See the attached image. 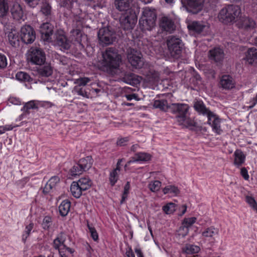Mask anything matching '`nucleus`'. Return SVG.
I'll use <instances>...</instances> for the list:
<instances>
[{"label": "nucleus", "instance_id": "obj_58", "mask_svg": "<svg viewBox=\"0 0 257 257\" xmlns=\"http://www.w3.org/2000/svg\"><path fill=\"white\" fill-rule=\"evenodd\" d=\"M240 174L243 177V178L247 180L249 178V175L248 174L247 170L244 167H243L240 170Z\"/></svg>", "mask_w": 257, "mask_h": 257}, {"label": "nucleus", "instance_id": "obj_8", "mask_svg": "<svg viewBox=\"0 0 257 257\" xmlns=\"http://www.w3.org/2000/svg\"><path fill=\"white\" fill-rule=\"evenodd\" d=\"M127 59L131 66L136 69H140L144 65L142 54L134 49L129 48L127 50Z\"/></svg>", "mask_w": 257, "mask_h": 257}, {"label": "nucleus", "instance_id": "obj_59", "mask_svg": "<svg viewBox=\"0 0 257 257\" xmlns=\"http://www.w3.org/2000/svg\"><path fill=\"white\" fill-rule=\"evenodd\" d=\"M128 141L127 138H121L117 142V145L118 146H122L124 145V143Z\"/></svg>", "mask_w": 257, "mask_h": 257}, {"label": "nucleus", "instance_id": "obj_22", "mask_svg": "<svg viewBox=\"0 0 257 257\" xmlns=\"http://www.w3.org/2000/svg\"><path fill=\"white\" fill-rule=\"evenodd\" d=\"M188 28L197 34H200L207 30L208 27L207 25L198 22H193L188 25Z\"/></svg>", "mask_w": 257, "mask_h": 257}, {"label": "nucleus", "instance_id": "obj_19", "mask_svg": "<svg viewBox=\"0 0 257 257\" xmlns=\"http://www.w3.org/2000/svg\"><path fill=\"white\" fill-rule=\"evenodd\" d=\"M255 25V22L252 19L247 17H240L237 23V25L239 28L246 30L253 28Z\"/></svg>", "mask_w": 257, "mask_h": 257}, {"label": "nucleus", "instance_id": "obj_53", "mask_svg": "<svg viewBox=\"0 0 257 257\" xmlns=\"http://www.w3.org/2000/svg\"><path fill=\"white\" fill-rule=\"evenodd\" d=\"M74 90L77 93V94L79 95L82 96L83 97L88 98L89 94L85 89L82 88H79L78 86H76L74 87Z\"/></svg>", "mask_w": 257, "mask_h": 257}, {"label": "nucleus", "instance_id": "obj_26", "mask_svg": "<svg viewBox=\"0 0 257 257\" xmlns=\"http://www.w3.org/2000/svg\"><path fill=\"white\" fill-rule=\"evenodd\" d=\"M141 29L143 31H151L156 25V21L141 18L139 21Z\"/></svg>", "mask_w": 257, "mask_h": 257}, {"label": "nucleus", "instance_id": "obj_9", "mask_svg": "<svg viewBox=\"0 0 257 257\" xmlns=\"http://www.w3.org/2000/svg\"><path fill=\"white\" fill-rule=\"evenodd\" d=\"M182 7L192 14L201 12L204 7V0H181Z\"/></svg>", "mask_w": 257, "mask_h": 257}, {"label": "nucleus", "instance_id": "obj_55", "mask_svg": "<svg viewBox=\"0 0 257 257\" xmlns=\"http://www.w3.org/2000/svg\"><path fill=\"white\" fill-rule=\"evenodd\" d=\"M26 4L30 8H34L38 5L40 0H24Z\"/></svg>", "mask_w": 257, "mask_h": 257}, {"label": "nucleus", "instance_id": "obj_33", "mask_svg": "<svg viewBox=\"0 0 257 257\" xmlns=\"http://www.w3.org/2000/svg\"><path fill=\"white\" fill-rule=\"evenodd\" d=\"M9 0H0V18L6 17L9 13Z\"/></svg>", "mask_w": 257, "mask_h": 257}, {"label": "nucleus", "instance_id": "obj_54", "mask_svg": "<svg viewBox=\"0 0 257 257\" xmlns=\"http://www.w3.org/2000/svg\"><path fill=\"white\" fill-rule=\"evenodd\" d=\"M8 65V61L6 56L0 54V69L5 68Z\"/></svg>", "mask_w": 257, "mask_h": 257}, {"label": "nucleus", "instance_id": "obj_49", "mask_svg": "<svg viewBox=\"0 0 257 257\" xmlns=\"http://www.w3.org/2000/svg\"><path fill=\"white\" fill-rule=\"evenodd\" d=\"M90 81V78L88 77H82L76 79L74 83L77 85V86H78V87H80L81 86L86 85Z\"/></svg>", "mask_w": 257, "mask_h": 257}, {"label": "nucleus", "instance_id": "obj_39", "mask_svg": "<svg viewBox=\"0 0 257 257\" xmlns=\"http://www.w3.org/2000/svg\"><path fill=\"white\" fill-rule=\"evenodd\" d=\"M65 240V238L63 237V234L61 233L54 240L53 246L54 248L59 250L60 249L59 247L61 245L63 246L62 248H63L64 247H66V245L64 244Z\"/></svg>", "mask_w": 257, "mask_h": 257}, {"label": "nucleus", "instance_id": "obj_46", "mask_svg": "<svg viewBox=\"0 0 257 257\" xmlns=\"http://www.w3.org/2000/svg\"><path fill=\"white\" fill-rule=\"evenodd\" d=\"M161 186V182L158 180L150 182L148 185L150 190L153 192L159 191Z\"/></svg>", "mask_w": 257, "mask_h": 257}, {"label": "nucleus", "instance_id": "obj_23", "mask_svg": "<svg viewBox=\"0 0 257 257\" xmlns=\"http://www.w3.org/2000/svg\"><path fill=\"white\" fill-rule=\"evenodd\" d=\"M37 69L39 76L42 77H48L53 73V68L49 63H44Z\"/></svg>", "mask_w": 257, "mask_h": 257}, {"label": "nucleus", "instance_id": "obj_13", "mask_svg": "<svg viewBox=\"0 0 257 257\" xmlns=\"http://www.w3.org/2000/svg\"><path fill=\"white\" fill-rule=\"evenodd\" d=\"M36 38L35 32L30 25L23 26L21 29V39L24 43H32Z\"/></svg>", "mask_w": 257, "mask_h": 257}, {"label": "nucleus", "instance_id": "obj_18", "mask_svg": "<svg viewBox=\"0 0 257 257\" xmlns=\"http://www.w3.org/2000/svg\"><path fill=\"white\" fill-rule=\"evenodd\" d=\"M224 57L223 50L220 48H214L209 51V58L216 63L222 62Z\"/></svg>", "mask_w": 257, "mask_h": 257}, {"label": "nucleus", "instance_id": "obj_20", "mask_svg": "<svg viewBox=\"0 0 257 257\" xmlns=\"http://www.w3.org/2000/svg\"><path fill=\"white\" fill-rule=\"evenodd\" d=\"M220 85L224 89H231L235 87V81L229 75H223L220 80Z\"/></svg>", "mask_w": 257, "mask_h": 257}, {"label": "nucleus", "instance_id": "obj_28", "mask_svg": "<svg viewBox=\"0 0 257 257\" xmlns=\"http://www.w3.org/2000/svg\"><path fill=\"white\" fill-rule=\"evenodd\" d=\"M71 206V202L68 200L63 201L59 206V211L62 216H65L68 213Z\"/></svg>", "mask_w": 257, "mask_h": 257}, {"label": "nucleus", "instance_id": "obj_16", "mask_svg": "<svg viewBox=\"0 0 257 257\" xmlns=\"http://www.w3.org/2000/svg\"><path fill=\"white\" fill-rule=\"evenodd\" d=\"M159 25L163 31L169 33L173 32L176 28L172 20L167 17H163L161 19Z\"/></svg>", "mask_w": 257, "mask_h": 257}, {"label": "nucleus", "instance_id": "obj_51", "mask_svg": "<svg viewBox=\"0 0 257 257\" xmlns=\"http://www.w3.org/2000/svg\"><path fill=\"white\" fill-rule=\"evenodd\" d=\"M33 226L34 224L33 223H31L29 225L26 226L25 233L23 234L22 238V239L24 241H25L27 238L29 236L30 232L33 228Z\"/></svg>", "mask_w": 257, "mask_h": 257}, {"label": "nucleus", "instance_id": "obj_10", "mask_svg": "<svg viewBox=\"0 0 257 257\" xmlns=\"http://www.w3.org/2000/svg\"><path fill=\"white\" fill-rule=\"evenodd\" d=\"M54 42L55 46L59 47L63 51L69 50L71 46V41L62 30H58L55 32Z\"/></svg>", "mask_w": 257, "mask_h": 257}, {"label": "nucleus", "instance_id": "obj_38", "mask_svg": "<svg viewBox=\"0 0 257 257\" xmlns=\"http://www.w3.org/2000/svg\"><path fill=\"white\" fill-rule=\"evenodd\" d=\"M41 12L45 16H50L52 14L51 6L48 2H43L41 6Z\"/></svg>", "mask_w": 257, "mask_h": 257}, {"label": "nucleus", "instance_id": "obj_45", "mask_svg": "<svg viewBox=\"0 0 257 257\" xmlns=\"http://www.w3.org/2000/svg\"><path fill=\"white\" fill-rule=\"evenodd\" d=\"M163 210L167 214H172L176 210V204L169 203L163 207Z\"/></svg>", "mask_w": 257, "mask_h": 257}, {"label": "nucleus", "instance_id": "obj_4", "mask_svg": "<svg viewBox=\"0 0 257 257\" xmlns=\"http://www.w3.org/2000/svg\"><path fill=\"white\" fill-rule=\"evenodd\" d=\"M240 14L241 10L239 6L230 5L220 10L218 17L221 22L228 24L235 22Z\"/></svg>", "mask_w": 257, "mask_h": 257}, {"label": "nucleus", "instance_id": "obj_35", "mask_svg": "<svg viewBox=\"0 0 257 257\" xmlns=\"http://www.w3.org/2000/svg\"><path fill=\"white\" fill-rule=\"evenodd\" d=\"M154 106L155 108H160L163 111H167L169 109V105H168V102L166 100H157L154 102Z\"/></svg>", "mask_w": 257, "mask_h": 257}, {"label": "nucleus", "instance_id": "obj_37", "mask_svg": "<svg viewBox=\"0 0 257 257\" xmlns=\"http://www.w3.org/2000/svg\"><path fill=\"white\" fill-rule=\"evenodd\" d=\"M38 108V107L37 106L36 102L34 100H31L27 103H25L21 110L27 114H29L30 109Z\"/></svg>", "mask_w": 257, "mask_h": 257}, {"label": "nucleus", "instance_id": "obj_11", "mask_svg": "<svg viewBox=\"0 0 257 257\" xmlns=\"http://www.w3.org/2000/svg\"><path fill=\"white\" fill-rule=\"evenodd\" d=\"M27 59L29 61L34 64L41 65L45 62V54L41 49L32 47L29 51Z\"/></svg>", "mask_w": 257, "mask_h": 257}, {"label": "nucleus", "instance_id": "obj_21", "mask_svg": "<svg viewBox=\"0 0 257 257\" xmlns=\"http://www.w3.org/2000/svg\"><path fill=\"white\" fill-rule=\"evenodd\" d=\"M8 37L9 42L12 46L16 48L20 46L19 34L16 30L12 29L11 31L8 33Z\"/></svg>", "mask_w": 257, "mask_h": 257}, {"label": "nucleus", "instance_id": "obj_60", "mask_svg": "<svg viewBox=\"0 0 257 257\" xmlns=\"http://www.w3.org/2000/svg\"><path fill=\"white\" fill-rule=\"evenodd\" d=\"M126 255L127 257H135V254L131 248L126 251Z\"/></svg>", "mask_w": 257, "mask_h": 257}, {"label": "nucleus", "instance_id": "obj_6", "mask_svg": "<svg viewBox=\"0 0 257 257\" xmlns=\"http://www.w3.org/2000/svg\"><path fill=\"white\" fill-rule=\"evenodd\" d=\"M166 43L171 55L176 59L179 58L184 47L182 40L179 37L170 36L168 37Z\"/></svg>", "mask_w": 257, "mask_h": 257}, {"label": "nucleus", "instance_id": "obj_44", "mask_svg": "<svg viewBox=\"0 0 257 257\" xmlns=\"http://www.w3.org/2000/svg\"><path fill=\"white\" fill-rule=\"evenodd\" d=\"M163 192L165 194L171 193L175 195H178L180 193V191L178 187L172 185H169L165 187L163 189Z\"/></svg>", "mask_w": 257, "mask_h": 257}, {"label": "nucleus", "instance_id": "obj_57", "mask_svg": "<svg viewBox=\"0 0 257 257\" xmlns=\"http://www.w3.org/2000/svg\"><path fill=\"white\" fill-rule=\"evenodd\" d=\"M60 181V179L58 176H55L52 177L48 181L54 187H56V186L58 183Z\"/></svg>", "mask_w": 257, "mask_h": 257}, {"label": "nucleus", "instance_id": "obj_17", "mask_svg": "<svg viewBox=\"0 0 257 257\" xmlns=\"http://www.w3.org/2000/svg\"><path fill=\"white\" fill-rule=\"evenodd\" d=\"M10 12L13 19L16 21H24V11L22 6L18 3H15L10 8Z\"/></svg>", "mask_w": 257, "mask_h": 257}, {"label": "nucleus", "instance_id": "obj_63", "mask_svg": "<svg viewBox=\"0 0 257 257\" xmlns=\"http://www.w3.org/2000/svg\"><path fill=\"white\" fill-rule=\"evenodd\" d=\"M137 97L135 94H128L126 95V97L127 100H131L133 98H135Z\"/></svg>", "mask_w": 257, "mask_h": 257}, {"label": "nucleus", "instance_id": "obj_62", "mask_svg": "<svg viewBox=\"0 0 257 257\" xmlns=\"http://www.w3.org/2000/svg\"><path fill=\"white\" fill-rule=\"evenodd\" d=\"M10 100L11 102L15 105H19L21 104L20 101L15 98H12Z\"/></svg>", "mask_w": 257, "mask_h": 257}, {"label": "nucleus", "instance_id": "obj_32", "mask_svg": "<svg viewBox=\"0 0 257 257\" xmlns=\"http://www.w3.org/2000/svg\"><path fill=\"white\" fill-rule=\"evenodd\" d=\"M141 18L156 21L157 16L155 10L151 9L149 8H145L143 12V16Z\"/></svg>", "mask_w": 257, "mask_h": 257}, {"label": "nucleus", "instance_id": "obj_36", "mask_svg": "<svg viewBox=\"0 0 257 257\" xmlns=\"http://www.w3.org/2000/svg\"><path fill=\"white\" fill-rule=\"evenodd\" d=\"M245 201L254 210L257 212V203L252 194L248 193L245 197Z\"/></svg>", "mask_w": 257, "mask_h": 257}, {"label": "nucleus", "instance_id": "obj_12", "mask_svg": "<svg viewBox=\"0 0 257 257\" xmlns=\"http://www.w3.org/2000/svg\"><path fill=\"white\" fill-rule=\"evenodd\" d=\"M197 218L195 217L185 218L180 227L177 230L176 235L179 238L185 237L188 233L189 230L192 228L193 224L196 221Z\"/></svg>", "mask_w": 257, "mask_h": 257}, {"label": "nucleus", "instance_id": "obj_61", "mask_svg": "<svg viewBox=\"0 0 257 257\" xmlns=\"http://www.w3.org/2000/svg\"><path fill=\"white\" fill-rule=\"evenodd\" d=\"M136 253L137 254L138 257H144V255L140 248H136L135 249Z\"/></svg>", "mask_w": 257, "mask_h": 257}, {"label": "nucleus", "instance_id": "obj_50", "mask_svg": "<svg viewBox=\"0 0 257 257\" xmlns=\"http://www.w3.org/2000/svg\"><path fill=\"white\" fill-rule=\"evenodd\" d=\"M87 227L89 229L91 236L94 241H97L98 239V233L95 228L89 223H87Z\"/></svg>", "mask_w": 257, "mask_h": 257}, {"label": "nucleus", "instance_id": "obj_29", "mask_svg": "<svg viewBox=\"0 0 257 257\" xmlns=\"http://www.w3.org/2000/svg\"><path fill=\"white\" fill-rule=\"evenodd\" d=\"M234 164L235 166L238 167L244 163L245 156L241 151L239 150H236L234 153Z\"/></svg>", "mask_w": 257, "mask_h": 257}, {"label": "nucleus", "instance_id": "obj_48", "mask_svg": "<svg viewBox=\"0 0 257 257\" xmlns=\"http://www.w3.org/2000/svg\"><path fill=\"white\" fill-rule=\"evenodd\" d=\"M55 189V187L47 182L45 187L43 188L42 192L45 195H47L52 192Z\"/></svg>", "mask_w": 257, "mask_h": 257}, {"label": "nucleus", "instance_id": "obj_42", "mask_svg": "<svg viewBox=\"0 0 257 257\" xmlns=\"http://www.w3.org/2000/svg\"><path fill=\"white\" fill-rule=\"evenodd\" d=\"M119 171L118 168L113 169L109 174V181L111 185L113 186L117 182L118 179V173Z\"/></svg>", "mask_w": 257, "mask_h": 257}, {"label": "nucleus", "instance_id": "obj_41", "mask_svg": "<svg viewBox=\"0 0 257 257\" xmlns=\"http://www.w3.org/2000/svg\"><path fill=\"white\" fill-rule=\"evenodd\" d=\"M16 77L17 79L21 81L31 82L32 80L27 73L22 71L18 72L16 75Z\"/></svg>", "mask_w": 257, "mask_h": 257}, {"label": "nucleus", "instance_id": "obj_2", "mask_svg": "<svg viewBox=\"0 0 257 257\" xmlns=\"http://www.w3.org/2000/svg\"><path fill=\"white\" fill-rule=\"evenodd\" d=\"M188 105L185 103H172L169 105V110L177 119L179 124L183 127H188L196 125L195 122L189 116Z\"/></svg>", "mask_w": 257, "mask_h": 257}, {"label": "nucleus", "instance_id": "obj_15", "mask_svg": "<svg viewBox=\"0 0 257 257\" xmlns=\"http://www.w3.org/2000/svg\"><path fill=\"white\" fill-rule=\"evenodd\" d=\"M53 30L54 26L50 23L46 22L42 24L40 27V32L41 34L42 39L44 41H51Z\"/></svg>", "mask_w": 257, "mask_h": 257}, {"label": "nucleus", "instance_id": "obj_3", "mask_svg": "<svg viewBox=\"0 0 257 257\" xmlns=\"http://www.w3.org/2000/svg\"><path fill=\"white\" fill-rule=\"evenodd\" d=\"M194 107L199 114L207 116L208 123L211 126L214 132L218 135L222 133V130L220 127L221 119L218 116L206 108L203 102L201 101L195 102Z\"/></svg>", "mask_w": 257, "mask_h": 257}, {"label": "nucleus", "instance_id": "obj_64", "mask_svg": "<svg viewBox=\"0 0 257 257\" xmlns=\"http://www.w3.org/2000/svg\"><path fill=\"white\" fill-rule=\"evenodd\" d=\"M62 248L59 249V252L61 257H68L62 251Z\"/></svg>", "mask_w": 257, "mask_h": 257}, {"label": "nucleus", "instance_id": "obj_34", "mask_svg": "<svg viewBox=\"0 0 257 257\" xmlns=\"http://www.w3.org/2000/svg\"><path fill=\"white\" fill-rule=\"evenodd\" d=\"M200 249V247L197 245L186 244L185 246L182 248V252L186 254H194L198 253Z\"/></svg>", "mask_w": 257, "mask_h": 257}, {"label": "nucleus", "instance_id": "obj_52", "mask_svg": "<svg viewBox=\"0 0 257 257\" xmlns=\"http://www.w3.org/2000/svg\"><path fill=\"white\" fill-rule=\"evenodd\" d=\"M52 225V219L50 216H46L43 219L42 226L45 229H48Z\"/></svg>", "mask_w": 257, "mask_h": 257}, {"label": "nucleus", "instance_id": "obj_7", "mask_svg": "<svg viewBox=\"0 0 257 257\" xmlns=\"http://www.w3.org/2000/svg\"><path fill=\"white\" fill-rule=\"evenodd\" d=\"M99 43L102 46L112 44L116 39V34L110 27L102 28L97 33Z\"/></svg>", "mask_w": 257, "mask_h": 257}, {"label": "nucleus", "instance_id": "obj_27", "mask_svg": "<svg viewBox=\"0 0 257 257\" xmlns=\"http://www.w3.org/2000/svg\"><path fill=\"white\" fill-rule=\"evenodd\" d=\"M257 59V50L254 48H249L246 54L245 60L248 64H252Z\"/></svg>", "mask_w": 257, "mask_h": 257}, {"label": "nucleus", "instance_id": "obj_5", "mask_svg": "<svg viewBox=\"0 0 257 257\" xmlns=\"http://www.w3.org/2000/svg\"><path fill=\"white\" fill-rule=\"evenodd\" d=\"M92 185V182L88 177H83L77 181H73L70 188L71 194L79 198L83 194V192L89 189Z\"/></svg>", "mask_w": 257, "mask_h": 257}, {"label": "nucleus", "instance_id": "obj_1", "mask_svg": "<svg viewBox=\"0 0 257 257\" xmlns=\"http://www.w3.org/2000/svg\"><path fill=\"white\" fill-rule=\"evenodd\" d=\"M121 63V57L116 49L108 48L103 52L101 62L102 69L111 75H118L124 82L130 83L134 78L135 74L127 72L124 68L120 67Z\"/></svg>", "mask_w": 257, "mask_h": 257}, {"label": "nucleus", "instance_id": "obj_43", "mask_svg": "<svg viewBox=\"0 0 257 257\" xmlns=\"http://www.w3.org/2000/svg\"><path fill=\"white\" fill-rule=\"evenodd\" d=\"M83 172H84V170L78 163L74 165L70 170L71 175L74 176L81 174Z\"/></svg>", "mask_w": 257, "mask_h": 257}, {"label": "nucleus", "instance_id": "obj_56", "mask_svg": "<svg viewBox=\"0 0 257 257\" xmlns=\"http://www.w3.org/2000/svg\"><path fill=\"white\" fill-rule=\"evenodd\" d=\"M57 60L59 61V64H61L63 65H68L69 60L65 56H59L57 58Z\"/></svg>", "mask_w": 257, "mask_h": 257}, {"label": "nucleus", "instance_id": "obj_30", "mask_svg": "<svg viewBox=\"0 0 257 257\" xmlns=\"http://www.w3.org/2000/svg\"><path fill=\"white\" fill-rule=\"evenodd\" d=\"M219 233V229L211 226L204 229L202 232V235L204 237L212 238L214 235H218Z\"/></svg>", "mask_w": 257, "mask_h": 257}, {"label": "nucleus", "instance_id": "obj_47", "mask_svg": "<svg viewBox=\"0 0 257 257\" xmlns=\"http://www.w3.org/2000/svg\"><path fill=\"white\" fill-rule=\"evenodd\" d=\"M130 189V183L129 182H127L124 187V190L122 195L121 199L120 200V203L122 204L127 197V195L129 192Z\"/></svg>", "mask_w": 257, "mask_h": 257}, {"label": "nucleus", "instance_id": "obj_40", "mask_svg": "<svg viewBox=\"0 0 257 257\" xmlns=\"http://www.w3.org/2000/svg\"><path fill=\"white\" fill-rule=\"evenodd\" d=\"M159 73L156 71H150L147 75V80L150 83L158 82L159 80Z\"/></svg>", "mask_w": 257, "mask_h": 257}, {"label": "nucleus", "instance_id": "obj_25", "mask_svg": "<svg viewBox=\"0 0 257 257\" xmlns=\"http://www.w3.org/2000/svg\"><path fill=\"white\" fill-rule=\"evenodd\" d=\"M133 0H115L114 5L119 11H127L130 10Z\"/></svg>", "mask_w": 257, "mask_h": 257}, {"label": "nucleus", "instance_id": "obj_14", "mask_svg": "<svg viewBox=\"0 0 257 257\" xmlns=\"http://www.w3.org/2000/svg\"><path fill=\"white\" fill-rule=\"evenodd\" d=\"M120 27L124 30L130 31L132 30L137 21L136 16L134 14L121 16L119 20Z\"/></svg>", "mask_w": 257, "mask_h": 257}, {"label": "nucleus", "instance_id": "obj_31", "mask_svg": "<svg viewBox=\"0 0 257 257\" xmlns=\"http://www.w3.org/2000/svg\"><path fill=\"white\" fill-rule=\"evenodd\" d=\"M79 165L81 167L84 171H86L91 167L92 165V160L91 156H87L82 158L78 161Z\"/></svg>", "mask_w": 257, "mask_h": 257}, {"label": "nucleus", "instance_id": "obj_24", "mask_svg": "<svg viewBox=\"0 0 257 257\" xmlns=\"http://www.w3.org/2000/svg\"><path fill=\"white\" fill-rule=\"evenodd\" d=\"M151 155L146 153H138L135 154V156L131 158V159L127 162L124 168H126L131 163L139 161H148L151 159Z\"/></svg>", "mask_w": 257, "mask_h": 257}]
</instances>
